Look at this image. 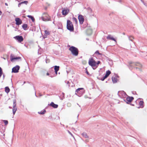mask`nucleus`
I'll return each mask as SVG.
<instances>
[{
  "label": "nucleus",
  "mask_w": 147,
  "mask_h": 147,
  "mask_svg": "<svg viewBox=\"0 0 147 147\" xmlns=\"http://www.w3.org/2000/svg\"><path fill=\"white\" fill-rule=\"evenodd\" d=\"M69 50L71 51L73 55L77 56L78 55L79 51L77 48L72 46L69 48Z\"/></svg>",
  "instance_id": "nucleus-1"
},
{
  "label": "nucleus",
  "mask_w": 147,
  "mask_h": 147,
  "mask_svg": "<svg viewBox=\"0 0 147 147\" xmlns=\"http://www.w3.org/2000/svg\"><path fill=\"white\" fill-rule=\"evenodd\" d=\"M85 90L83 88H79L76 90L75 94L80 97L85 93Z\"/></svg>",
  "instance_id": "nucleus-2"
},
{
  "label": "nucleus",
  "mask_w": 147,
  "mask_h": 147,
  "mask_svg": "<svg viewBox=\"0 0 147 147\" xmlns=\"http://www.w3.org/2000/svg\"><path fill=\"white\" fill-rule=\"evenodd\" d=\"M67 28L70 32L74 31V28L72 22L69 20L67 21Z\"/></svg>",
  "instance_id": "nucleus-3"
},
{
  "label": "nucleus",
  "mask_w": 147,
  "mask_h": 147,
  "mask_svg": "<svg viewBox=\"0 0 147 147\" xmlns=\"http://www.w3.org/2000/svg\"><path fill=\"white\" fill-rule=\"evenodd\" d=\"M129 64L128 66L130 69H132L134 67V66H138L140 67H142V65L138 62L134 63L130 61L129 62Z\"/></svg>",
  "instance_id": "nucleus-4"
},
{
  "label": "nucleus",
  "mask_w": 147,
  "mask_h": 147,
  "mask_svg": "<svg viewBox=\"0 0 147 147\" xmlns=\"http://www.w3.org/2000/svg\"><path fill=\"white\" fill-rule=\"evenodd\" d=\"M17 42L19 43H21L23 41L24 38L23 37L21 36H16L13 37Z\"/></svg>",
  "instance_id": "nucleus-5"
},
{
  "label": "nucleus",
  "mask_w": 147,
  "mask_h": 147,
  "mask_svg": "<svg viewBox=\"0 0 147 147\" xmlns=\"http://www.w3.org/2000/svg\"><path fill=\"white\" fill-rule=\"evenodd\" d=\"M88 63L89 65L92 67L96 66V61L92 57L89 59Z\"/></svg>",
  "instance_id": "nucleus-6"
},
{
  "label": "nucleus",
  "mask_w": 147,
  "mask_h": 147,
  "mask_svg": "<svg viewBox=\"0 0 147 147\" xmlns=\"http://www.w3.org/2000/svg\"><path fill=\"white\" fill-rule=\"evenodd\" d=\"M118 95L121 98L125 97L127 96L125 92L123 91H118Z\"/></svg>",
  "instance_id": "nucleus-7"
},
{
  "label": "nucleus",
  "mask_w": 147,
  "mask_h": 147,
  "mask_svg": "<svg viewBox=\"0 0 147 147\" xmlns=\"http://www.w3.org/2000/svg\"><path fill=\"white\" fill-rule=\"evenodd\" d=\"M134 99V98L133 97L128 96L126 99H124L123 100L127 104H129V103L131 102Z\"/></svg>",
  "instance_id": "nucleus-8"
},
{
  "label": "nucleus",
  "mask_w": 147,
  "mask_h": 147,
  "mask_svg": "<svg viewBox=\"0 0 147 147\" xmlns=\"http://www.w3.org/2000/svg\"><path fill=\"white\" fill-rule=\"evenodd\" d=\"M20 68V67L18 65H17L16 66L13 67L12 70V72L14 73H17L19 72V70Z\"/></svg>",
  "instance_id": "nucleus-9"
},
{
  "label": "nucleus",
  "mask_w": 147,
  "mask_h": 147,
  "mask_svg": "<svg viewBox=\"0 0 147 147\" xmlns=\"http://www.w3.org/2000/svg\"><path fill=\"white\" fill-rule=\"evenodd\" d=\"M78 19L80 24H82L84 21V18L83 16L82 15H79L78 16Z\"/></svg>",
  "instance_id": "nucleus-10"
},
{
  "label": "nucleus",
  "mask_w": 147,
  "mask_h": 147,
  "mask_svg": "<svg viewBox=\"0 0 147 147\" xmlns=\"http://www.w3.org/2000/svg\"><path fill=\"white\" fill-rule=\"evenodd\" d=\"M69 12V9L67 8L65 9L64 8L63 9L62 11V15L65 16L67 15Z\"/></svg>",
  "instance_id": "nucleus-11"
},
{
  "label": "nucleus",
  "mask_w": 147,
  "mask_h": 147,
  "mask_svg": "<svg viewBox=\"0 0 147 147\" xmlns=\"http://www.w3.org/2000/svg\"><path fill=\"white\" fill-rule=\"evenodd\" d=\"M15 21L16 22V24L17 25H19L22 23V21L20 19L18 18H16L15 19Z\"/></svg>",
  "instance_id": "nucleus-12"
},
{
  "label": "nucleus",
  "mask_w": 147,
  "mask_h": 147,
  "mask_svg": "<svg viewBox=\"0 0 147 147\" xmlns=\"http://www.w3.org/2000/svg\"><path fill=\"white\" fill-rule=\"evenodd\" d=\"M18 59H21V57H13V55L11 54L10 55V60L11 61H12L14 60H17Z\"/></svg>",
  "instance_id": "nucleus-13"
},
{
  "label": "nucleus",
  "mask_w": 147,
  "mask_h": 147,
  "mask_svg": "<svg viewBox=\"0 0 147 147\" xmlns=\"http://www.w3.org/2000/svg\"><path fill=\"white\" fill-rule=\"evenodd\" d=\"M42 20L44 21H50L51 19L48 17L46 16L45 17H41Z\"/></svg>",
  "instance_id": "nucleus-14"
},
{
  "label": "nucleus",
  "mask_w": 147,
  "mask_h": 147,
  "mask_svg": "<svg viewBox=\"0 0 147 147\" xmlns=\"http://www.w3.org/2000/svg\"><path fill=\"white\" fill-rule=\"evenodd\" d=\"M50 106L54 108H57L58 107V105L55 104L53 102H52L50 104Z\"/></svg>",
  "instance_id": "nucleus-15"
},
{
  "label": "nucleus",
  "mask_w": 147,
  "mask_h": 147,
  "mask_svg": "<svg viewBox=\"0 0 147 147\" xmlns=\"http://www.w3.org/2000/svg\"><path fill=\"white\" fill-rule=\"evenodd\" d=\"M107 38V39H109L116 42V40L110 34L108 35Z\"/></svg>",
  "instance_id": "nucleus-16"
},
{
  "label": "nucleus",
  "mask_w": 147,
  "mask_h": 147,
  "mask_svg": "<svg viewBox=\"0 0 147 147\" xmlns=\"http://www.w3.org/2000/svg\"><path fill=\"white\" fill-rule=\"evenodd\" d=\"M58 71H55L54 72H55V74H54V73L53 74H51V75L50 76V77L51 78H53L54 77H55L56 76H57V72Z\"/></svg>",
  "instance_id": "nucleus-17"
},
{
  "label": "nucleus",
  "mask_w": 147,
  "mask_h": 147,
  "mask_svg": "<svg viewBox=\"0 0 147 147\" xmlns=\"http://www.w3.org/2000/svg\"><path fill=\"white\" fill-rule=\"evenodd\" d=\"M22 27L24 30H26L27 28L28 27L27 24H24L22 26Z\"/></svg>",
  "instance_id": "nucleus-18"
},
{
  "label": "nucleus",
  "mask_w": 147,
  "mask_h": 147,
  "mask_svg": "<svg viewBox=\"0 0 147 147\" xmlns=\"http://www.w3.org/2000/svg\"><path fill=\"white\" fill-rule=\"evenodd\" d=\"M111 74V71L109 70H108L106 71V74L105 76L107 78Z\"/></svg>",
  "instance_id": "nucleus-19"
},
{
  "label": "nucleus",
  "mask_w": 147,
  "mask_h": 147,
  "mask_svg": "<svg viewBox=\"0 0 147 147\" xmlns=\"http://www.w3.org/2000/svg\"><path fill=\"white\" fill-rule=\"evenodd\" d=\"M144 103V102L143 101L141 100L139 102V105H140V107L141 108H142L144 107V106L143 105Z\"/></svg>",
  "instance_id": "nucleus-20"
},
{
  "label": "nucleus",
  "mask_w": 147,
  "mask_h": 147,
  "mask_svg": "<svg viewBox=\"0 0 147 147\" xmlns=\"http://www.w3.org/2000/svg\"><path fill=\"white\" fill-rule=\"evenodd\" d=\"M10 91V90L8 87L7 86L5 88V91L6 93H8Z\"/></svg>",
  "instance_id": "nucleus-21"
},
{
  "label": "nucleus",
  "mask_w": 147,
  "mask_h": 147,
  "mask_svg": "<svg viewBox=\"0 0 147 147\" xmlns=\"http://www.w3.org/2000/svg\"><path fill=\"white\" fill-rule=\"evenodd\" d=\"M54 67L55 71H59V66H58L55 65L53 66Z\"/></svg>",
  "instance_id": "nucleus-22"
},
{
  "label": "nucleus",
  "mask_w": 147,
  "mask_h": 147,
  "mask_svg": "<svg viewBox=\"0 0 147 147\" xmlns=\"http://www.w3.org/2000/svg\"><path fill=\"white\" fill-rule=\"evenodd\" d=\"M49 72L51 74H53L54 73V71L52 67H51L49 69Z\"/></svg>",
  "instance_id": "nucleus-23"
},
{
  "label": "nucleus",
  "mask_w": 147,
  "mask_h": 147,
  "mask_svg": "<svg viewBox=\"0 0 147 147\" xmlns=\"http://www.w3.org/2000/svg\"><path fill=\"white\" fill-rule=\"evenodd\" d=\"M112 79L113 82L114 83H116L117 82V78L115 77H112Z\"/></svg>",
  "instance_id": "nucleus-24"
},
{
  "label": "nucleus",
  "mask_w": 147,
  "mask_h": 147,
  "mask_svg": "<svg viewBox=\"0 0 147 147\" xmlns=\"http://www.w3.org/2000/svg\"><path fill=\"white\" fill-rule=\"evenodd\" d=\"M82 135L84 138H87L88 137L86 133L85 132H83L82 133Z\"/></svg>",
  "instance_id": "nucleus-25"
},
{
  "label": "nucleus",
  "mask_w": 147,
  "mask_h": 147,
  "mask_svg": "<svg viewBox=\"0 0 147 147\" xmlns=\"http://www.w3.org/2000/svg\"><path fill=\"white\" fill-rule=\"evenodd\" d=\"M27 17L31 19L32 21L34 22L35 21V19L33 17L30 15H28Z\"/></svg>",
  "instance_id": "nucleus-26"
},
{
  "label": "nucleus",
  "mask_w": 147,
  "mask_h": 147,
  "mask_svg": "<svg viewBox=\"0 0 147 147\" xmlns=\"http://www.w3.org/2000/svg\"><path fill=\"white\" fill-rule=\"evenodd\" d=\"M46 112V111L45 109H44L43 111H41L40 112H38V113L39 114L43 115Z\"/></svg>",
  "instance_id": "nucleus-27"
},
{
  "label": "nucleus",
  "mask_w": 147,
  "mask_h": 147,
  "mask_svg": "<svg viewBox=\"0 0 147 147\" xmlns=\"http://www.w3.org/2000/svg\"><path fill=\"white\" fill-rule=\"evenodd\" d=\"M13 107L14 108H16V99H14L13 100Z\"/></svg>",
  "instance_id": "nucleus-28"
},
{
  "label": "nucleus",
  "mask_w": 147,
  "mask_h": 147,
  "mask_svg": "<svg viewBox=\"0 0 147 147\" xmlns=\"http://www.w3.org/2000/svg\"><path fill=\"white\" fill-rule=\"evenodd\" d=\"M17 110V108H14L13 107L12 111H13V115H14L16 112V111Z\"/></svg>",
  "instance_id": "nucleus-29"
},
{
  "label": "nucleus",
  "mask_w": 147,
  "mask_h": 147,
  "mask_svg": "<svg viewBox=\"0 0 147 147\" xmlns=\"http://www.w3.org/2000/svg\"><path fill=\"white\" fill-rule=\"evenodd\" d=\"M128 37H129V40H130L131 41H133V40L134 39V38L133 36H129Z\"/></svg>",
  "instance_id": "nucleus-30"
},
{
  "label": "nucleus",
  "mask_w": 147,
  "mask_h": 147,
  "mask_svg": "<svg viewBox=\"0 0 147 147\" xmlns=\"http://www.w3.org/2000/svg\"><path fill=\"white\" fill-rule=\"evenodd\" d=\"M45 34L47 35H49L50 34V32L49 31L47 30H45Z\"/></svg>",
  "instance_id": "nucleus-31"
},
{
  "label": "nucleus",
  "mask_w": 147,
  "mask_h": 147,
  "mask_svg": "<svg viewBox=\"0 0 147 147\" xmlns=\"http://www.w3.org/2000/svg\"><path fill=\"white\" fill-rule=\"evenodd\" d=\"M59 24V26H58V29H61L62 27V25L61 23H58Z\"/></svg>",
  "instance_id": "nucleus-32"
},
{
  "label": "nucleus",
  "mask_w": 147,
  "mask_h": 147,
  "mask_svg": "<svg viewBox=\"0 0 147 147\" xmlns=\"http://www.w3.org/2000/svg\"><path fill=\"white\" fill-rule=\"evenodd\" d=\"M3 122L5 125H7L8 123V121L7 120H3Z\"/></svg>",
  "instance_id": "nucleus-33"
},
{
  "label": "nucleus",
  "mask_w": 147,
  "mask_h": 147,
  "mask_svg": "<svg viewBox=\"0 0 147 147\" xmlns=\"http://www.w3.org/2000/svg\"><path fill=\"white\" fill-rule=\"evenodd\" d=\"M88 12L89 13H91L92 12V9L90 7H88Z\"/></svg>",
  "instance_id": "nucleus-34"
},
{
  "label": "nucleus",
  "mask_w": 147,
  "mask_h": 147,
  "mask_svg": "<svg viewBox=\"0 0 147 147\" xmlns=\"http://www.w3.org/2000/svg\"><path fill=\"white\" fill-rule=\"evenodd\" d=\"M65 82L68 85V87H69L70 86V83L69 81H65Z\"/></svg>",
  "instance_id": "nucleus-35"
},
{
  "label": "nucleus",
  "mask_w": 147,
  "mask_h": 147,
  "mask_svg": "<svg viewBox=\"0 0 147 147\" xmlns=\"http://www.w3.org/2000/svg\"><path fill=\"white\" fill-rule=\"evenodd\" d=\"M21 3H22V4H25L26 5H27L28 3V2L27 1H24L21 2Z\"/></svg>",
  "instance_id": "nucleus-36"
},
{
  "label": "nucleus",
  "mask_w": 147,
  "mask_h": 147,
  "mask_svg": "<svg viewBox=\"0 0 147 147\" xmlns=\"http://www.w3.org/2000/svg\"><path fill=\"white\" fill-rule=\"evenodd\" d=\"M107 78L106 77V76H104V77H102V78H101L100 80H101L102 81H104L105 79L106 78Z\"/></svg>",
  "instance_id": "nucleus-37"
},
{
  "label": "nucleus",
  "mask_w": 147,
  "mask_h": 147,
  "mask_svg": "<svg viewBox=\"0 0 147 147\" xmlns=\"http://www.w3.org/2000/svg\"><path fill=\"white\" fill-rule=\"evenodd\" d=\"M95 54L97 53L98 55H101L102 54L100 53H99L98 51L97 50L96 51L95 53Z\"/></svg>",
  "instance_id": "nucleus-38"
},
{
  "label": "nucleus",
  "mask_w": 147,
  "mask_h": 147,
  "mask_svg": "<svg viewBox=\"0 0 147 147\" xmlns=\"http://www.w3.org/2000/svg\"><path fill=\"white\" fill-rule=\"evenodd\" d=\"M50 62V60L49 59H47V57H46V63H49Z\"/></svg>",
  "instance_id": "nucleus-39"
},
{
  "label": "nucleus",
  "mask_w": 147,
  "mask_h": 147,
  "mask_svg": "<svg viewBox=\"0 0 147 147\" xmlns=\"http://www.w3.org/2000/svg\"><path fill=\"white\" fill-rule=\"evenodd\" d=\"M73 19L74 21H75L76 23H77V19L75 17H73Z\"/></svg>",
  "instance_id": "nucleus-40"
},
{
  "label": "nucleus",
  "mask_w": 147,
  "mask_h": 147,
  "mask_svg": "<svg viewBox=\"0 0 147 147\" xmlns=\"http://www.w3.org/2000/svg\"><path fill=\"white\" fill-rule=\"evenodd\" d=\"M100 63V61H98L97 62H96V65H98Z\"/></svg>",
  "instance_id": "nucleus-41"
},
{
  "label": "nucleus",
  "mask_w": 147,
  "mask_h": 147,
  "mask_svg": "<svg viewBox=\"0 0 147 147\" xmlns=\"http://www.w3.org/2000/svg\"><path fill=\"white\" fill-rule=\"evenodd\" d=\"M62 97L63 98H65V94L63 92H62Z\"/></svg>",
  "instance_id": "nucleus-42"
},
{
  "label": "nucleus",
  "mask_w": 147,
  "mask_h": 147,
  "mask_svg": "<svg viewBox=\"0 0 147 147\" xmlns=\"http://www.w3.org/2000/svg\"><path fill=\"white\" fill-rule=\"evenodd\" d=\"M49 73H49V72H47V74H46L47 75V76H50L51 75V74H50Z\"/></svg>",
  "instance_id": "nucleus-43"
},
{
  "label": "nucleus",
  "mask_w": 147,
  "mask_h": 147,
  "mask_svg": "<svg viewBox=\"0 0 147 147\" xmlns=\"http://www.w3.org/2000/svg\"><path fill=\"white\" fill-rule=\"evenodd\" d=\"M68 133H69V134H70L71 136L74 137V136H73V134H71V133L70 131H68Z\"/></svg>",
  "instance_id": "nucleus-44"
},
{
  "label": "nucleus",
  "mask_w": 147,
  "mask_h": 147,
  "mask_svg": "<svg viewBox=\"0 0 147 147\" xmlns=\"http://www.w3.org/2000/svg\"><path fill=\"white\" fill-rule=\"evenodd\" d=\"M2 74H3V71L2 72H0V78Z\"/></svg>",
  "instance_id": "nucleus-45"
},
{
  "label": "nucleus",
  "mask_w": 147,
  "mask_h": 147,
  "mask_svg": "<svg viewBox=\"0 0 147 147\" xmlns=\"http://www.w3.org/2000/svg\"><path fill=\"white\" fill-rule=\"evenodd\" d=\"M43 38H47V36L46 35H44V36H43Z\"/></svg>",
  "instance_id": "nucleus-46"
},
{
  "label": "nucleus",
  "mask_w": 147,
  "mask_h": 147,
  "mask_svg": "<svg viewBox=\"0 0 147 147\" xmlns=\"http://www.w3.org/2000/svg\"><path fill=\"white\" fill-rule=\"evenodd\" d=\"M22 3H21V2L20 3L18 4V7H20V5L22 4Z\"/></svg>",
  "instance_id": "nucleus-47"
},
{
  "label": "nucleus",
  "mask_w": 147,
  "mask_h": 147,
  "mask_svg": "<svg viewBox=\"0 0 147 147\" xmlns=\"http://www.w3.org/2000/svg\"><path fill=\"white\" fill-rule=\"evenodd\" d=\"M86 74L88 75H89V72H88V71H87V70L86 69Z\"/></svg>",
  "instance_id": "nucleus-48"
},
{
  "label": "nucleus",
  "mask_w": 147,
  "mask_h": 147,
  "mask_svg": "<svg viewBox=\"0 0 147 147\" xmlns=\"http://www.w3.org/2000/svg\"><path fill=\"white\" fill-rule=\"evenodd\" d=\"M2 71V70L1 67H0V72Z\"/></svg>",
  "instance_id": "nucleus-49"
},
{
  "label": "nucleus",
  "mask_w": 147,
  "mask_h": 147,
  "mask_svg": "<svg viewBox=\"0 0 147 147\" xmlns=\"http://www.w3.org/2000/svg\"><path fill=\"white\" fill-rule=\"evenodd\" d=\"M61 15V14H59V13H58L57 14V16L59 17V16H60Z\"/></svg>",
  "instance_id": "nucleus-50"
},
{
  "label": "nucleus",
  "mask_w": 147,
  "mask_h": 147,
  "mask_svg": "<svg viewBox=\"0 0 147 147\" xmlns=\"http://www.w3.org/2000/svg\"><path fill=\"white\" fill-rule=\"evenodd\" d=\"M118 1L120 3H121L122 2V1L121 0H119V1Z\"/></svg>",
  "instance_id": "nucleus-51"
},
{
  "label": "nucleus",
  "mask_w": 147,
  "mask_h": 147,
  "mask_svg": "<svg viewBox=\"0 0 147 147\" xmlns=\"http://www.w3.org/2000/svg\"><path fill=\"white\" fill-rule=\"evenodd\" d=\"M132 93L134 94H136V92H133Z\"/></svg>",
  "instance_id": "nucleus-52"
},
{
  "label": "nucleus",
  "mask_w": 147,
  "mask_h": 147,
  "mask_svg": "<svg viewBox=\"0 0 147 147\" xmlns=\"http://www.w3.org/2000/svg\"><path fill=\"white\" fill-rule=\"evenodd\" d=\"M45 14L46 15H47V13H43V15H44Z\"/></svg>",
  "instance_id": "nucleus-53"
},
{
  "label": "nucleus",
  "mask_w": 147,
  "mask_h": 147,
  "mask_svg": "<svg viewBox=\"0 0 147 147\" xmlns=\"http://www.w3.org/2000/svg\"><path fill=\"white\" fill-rule=\"evenodd\" d=\"M130 104V105H132V106H134V104H131V103Z\"/></svg>",
  "instance_id": "nucleus-54"
},
{
  "label": "nucleus",
  "mask_w": 147,
  "mask_h": 147,
  "mask_svg": "<svg viewBox=\"0 0 147 147\" xmlns=\"http://www.w3.org/2000/svg\"><path fill=\"white\" fill-rule=\"evenodd\" d=\"M9 109H12V107H10V106H9Z\"/></svg>",
  "instance_id": "nucleus-55"
},
{
  "label": "nucleus",
  "mask_w": 147,
  "mask_h": 147,
  "mask_svg": "<svg viewBox=\"0 0 147 147\" xmlns=\"http://www.w3.org/2000/svg\"><path fill=\"white\" fill-rule=\"evenodd\" d=\"M2 13V12L0 11V15Z\"/></svg>",
  "instance_id": "nucleus-56"
},
{
  "label": "nucleus",
  "mask_w": 147,
  "mask_h": 147,
  "mask_svg": "<svg viewBox=\"0 0 147 147\" xmlns=\"http://www.w3.org/2000/svg\"><path fill=\"white\" fill-rule=\"evenodd\" d=\"M136 69H139V70H140V68H138V67H136Z\"/></svg>",
  "instance_id": "nucleus-57"
},
{
  "label": "nucleus",
  "mask_w": 147,
  "mask_h": 147,
  "mask_svg": "<svg viewBox=\"0 0 147 147\" xmlns=\"http://www.w3.org/2000/svg\"><path fill=\"white\" fill-rule=\"evenodd\" d=\"M35 96H36V97H37V96H36V92H35Z\"/></svg>",
  "instance_id": "nucleus-58"
},
{
  "label": "nucleus",
  "mask_w": 147,
  "mask_h": 147,
  "mask_svg": "<svg viewBox=\"0 0 147 147\" xmlns=\"http://www.w3.org/2000/svg\"><path fill=\"white\" fill-rule=\"evenodd\" d=\"M5 5H7V3H5Z\"/></svg>",
  "instance_id": "nucleus-59"
},
{
  "label": "nucleus",
  "mask_w": 147,
  "mask_h": 147,
  "mask_svg": "<svg viewBox=\"0 0 147 147\" xmlns=\"http://www.w3.org/2000/svg\"><path fill=\"white\" fill-rule=\"evenodd\" d=\"M4 77H5V75L4 74H3V78H4Z\"/></svg>",
  "instance_id": "nucleus-60"
},
{
  "label": "nucleus",
  "mask_w": 147,
  "mask_h": 147,
  "mask_svg": "<svg viewBox=\"0 0 147 147\" xmlns=\"http://www.w3.org/2000/svg\"><path fill=\"white\" fill-rule=\"evenodd\" d=\"M54 22H55V21H53V24H54Z\"/></svg>",
  "instance_id": "nucleus-61"
},
{
  "label": "nucleus",
  "mask_w": 147,
  "mask_h": 147,
  "mask_svg": "<svg viewBox=\"0 0 147 147\" xmlns=\"http://www.w3.org/2000/svg\"><path fill=\"white\" fill-rule=\"evenodd\" d=\"M0 95H1V96H2V94H0Z\"/></svg>",
  "instance_id": "nucleus-62"
},
{
  "label": "nucleus",
  "mask_w": 147,
  "mask_h": 147,
  "mask_svg": "<svg viewBox=\"0 0 147 147\" xmlns=\"http://www.w3.org/2000/svg\"><path fill=\"white\" fill-rule=\"evenodd\" d=\"M15 31H17L16 29V30H15Z\"/></svg>",
  "instance_id": "nucleus-63"
},
{
  "label": "nucleus",
  "mask_w": 147,
  "mask_h": 147,
  "mask_svg": "<svg viewBox=\"0 0 147 147\" xmlns=\"http://www.w3.org/2000/svg\"><path fill=\"white\" fill-rule=\"evenodd\" d=\"M42 96V95H40V96Z\"/></svg>",
  "instance_id": "nucleus-64"
}]
</instances>
